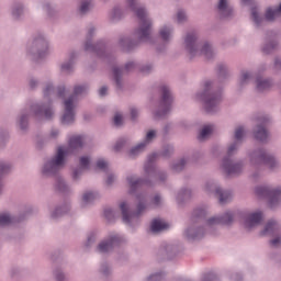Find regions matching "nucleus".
Wrapping results in <instances>:
<instances>
[{"instance_id":"f257e3e1","label":"nucleus","mask_w":281,"mask_h":281,"mask_svg":"<svg viewBox=\"0 0 281 281\" xmlns=\"http://www.w3.org/2000/svg\"><path fill=\"white\" fill-rule=\"evenodd\" d=\"M125 181L128 187V194L134 195L137 201V213L131 211V204L126 201L120 202L119 210L121 211L123 223L128 227L135 228L139 225V214L148 207V196L146 193L137 192L146 183V179L135 173H130L126 176Z\"/></svg>"},{"instance_id":"f03ea898","label":"nucleus","mask_w":281,"mask_h":281,"mask_svg":"<svg viewBox=\"0 0 281 281\" xmlns=\"http://www.w3.org/2000/svg\"><path fill=\"white\" fill-rule=\"evenodd\" d=\"M67 164H69V151L66 146L61 145L57 146L52 157L46 158L40 167L42 179H56L55 188L64 194L71 190L67 180L60 177V171L67 168Z\"/></svg>"},{"instance_id":"7ed1b4c3","label":"nucleus","mask_w":281,"mask_h":281,"mask_svg":"<svg viewBox=\"0 0 281 281\" xmlns=\"http://www.w3.org/2000/svg\"><path fill=\"white\" fill-rule=\"evenodd\" d=\"M54 93H56V86L54 80L48 79L44 82L42 88L43 100L34 101L30 104V112L37 120H46L52 122L56 117V106H54Z\"/></svg>"},{"instance_id":"20e7f679","label":"nucleus","mask_w":281,"mask_h":281,"mask_svg":"<svg viewBox=\"0 0 281 281\" xmlns=\"http://www.w3.org/2000/svg\"><path fill=\"white\" fill-rule=\"evenodd\" d=\"M195 100L202 102V106L209 115H216L221 111L223 93L215 79H204L200 90L195 93Z\"/></svg>"},{"instance_id":"39448f33","label":"nucleus","mask_w":281,"mask_h":281,"mask_svg":"<svg viewBox=\"0 0 281 281\" xmlns=\"http://www.w3.org/2000/svg\"><path fill=\"white\" fill-rule=\"evenodd\" d=\"M98 34V26L90 24L87 27L86 41L83 42L85 52H89L90 54H94L97 58L103 60V63H113L114 58L113 54L109 49L106 45V40H98L93 43V37Z\"/></svg>"},{"instance_id":"423d86ee","label":"nucleus","mask_w":281,"mask_h":281,"mask_svg":"<svg viewBox=\"0 0 281 281\" xmlns=\"http://www.w3.org/2000/svg\"><path fill=\"white\" fill-rule=\"evenodd\" d=\"M49 38L43 32H37L32 35L31 40L26 45V56L38 63V60H43L49 56Z\"/></svg>"},{"instance_id":"0eeeda50","label":"nucleus","mask_w":281,"mask_h":281,"mask_svg":"<svg viewBox=\"0 0 281 281\" xmlns=\"http://www.w3.org/2000/svg\"><path fill=\"white\" fill-rule=\"evenodd\" d=\"M130 10L131 12H134V14L140 21L138 27L132 33L133 36L136 37V41H138V45L140 43H146V41H150V34L153 32V20L148 18V10H146V7L139 4L135 9Z\"/></svg>"},{"instance_id":"6e6552de","label":"nucleus","mask_w":281,"mask_h":281,"mask_svg":"<svg viewBox=\"0 0 281 281\" xmlns=\"http://www.w3.org/2000/svg\"><path fill=\"white\" fill-rule=\"evenodd\" d=\"M255 194L259 199H266L271 210L281 207V186L273 183L259 184L255 188Z\"/></svg>"},{"instance_id":"1a4fd4ad","label":"nucleus","mask_w":281,"mask_h":281,"mask_svg":"<svg viewBox=\"0 0 281 281\" xmlns=\"http://www.w3.org/2000/svg\"><path fill=\"white\" fill-rule=\"evenodd\" d=\"M128 239L120 233L111 232L103 239H101L94 247L95 254L99 256H111L115 251V247L126 245Z\"/></svg>"},{"instance_id":"9d476101","label":"nucleus","mask_w":281,"mask_h":281,"mask_svg":"<svg viewBox=\"0 0 281 281\" xmlns=\"http://www.w3.org/2000/svg\"><path fill=\"white\" fill-rule=\"evenodd\" d=\"M137 69H139V61L136 59H128L123 66L114 64L111 68L114 87L122 91L124 89V76L135 74Z\"/></svg>"},{"instance_id":"9b49d317","label":"nucleus","mask_w":281,"mask_h":281,"mask_svg":"<svg viewBox=\"0 0 281 281\" xmlns=\"http://www.w3.org/2000/svg\"><path fill=\"white\" fill-rule=\"evenodd\" d=\"M172 89L168 85L160 86V100L158 106L153 111L155 120H164L172 111Z\"/></svg>"},{"instance_id":"f8f14e48","label":"nucleus","mask_w":281,"mask_h":281,"mask_svg":"<svg viewBox=\"0 0 281 281\" xmlns=\"http://www.w3.org/2000/svg\"><path fill=\"white\" fill-rule=\"evenodd\" d=\"M220 168L226 177L238 178L245 175L247 162L241 158L223 157Z\"/></svg>"},{"instance_id":"ddd939ff","label":"nucleus","mask_w":281,"mask_h":281,"mask_svg":"<svg viewBox=\"0 0 281 281\" xmlns=\"http://www.w3.org/2000/svg\"><path fill=\"white\" fill-rule=\"evenodd\" d=\"M255 122L257 124L252 127V137L259 144H269L271 140V132L267 128L265 124L271 122V116L269 114H257L255 116Z\"/></svg>"},{"instance_id":"4468645a","label":"nucleus","mask_w":281,"mask_h":281,"mask_svg":"<svg viewBox=\"0 0 281 281\" xmlns=\"http://www.w3.org/2000/svg\"><path fill=\"white\" fill-rule=\"evenodd\" d=\"M157 135H159L157 130H148L140 142L127 149L125 154L127 159H137L140 155H144V151L147 150L148 146L157 139Z\"/></svg>"},{"instance_id":"2eb2a0df","label":"nucleus","mask_w":281,"mask_h":281,"mask_svg":"<svg viewBox=\"0 0 281 281\" xmlns=\"http://www.w3.org/2000/svg\"><path fill=\"white\" fill-rule=\"evenodd\" d=\"M175 155V145L172 143L162 144L160 150L158 153H153L147 157V164L144 166V171L146 175H150V172H155V161L162 157V159H170Z\"/></svg>"},{"instance_id":"dca6fc26","label":"nucleus","mask_w":281,"mask_h":281,"mask_svg":"<svg viewBox=\"0 0 281 281\" xmlns=\"http://www.w3.org/2000/svg\"><path fill=\"white\" fill-rule=\"evenodd\" d=\"M244 5L250 8V21L252 22L254 27L256 30H262L265 25H267L266 15L262 13L260 9V4L258 0H241Z\"/></svg>"},{"instance_id":"f3484780","label":"nucleus","mask_w":281,"mask_h":281,"mask_svg":"<svg viewBox=\"0 0 281 281\" xmlns=\"http://www.w3.org/2000/svg\"><path fill=\"white\" fill-rule=\"evenodd\" d=\"M201 35L196 31H189L183 36L182 47L191 56H199V47H201Z\"/></svg>"},{"instance_id":"a211bd4d","label":"nucleus","mask_w":281,"mask_h":281,"mask_svg":"<svg viewBox=\"0 0 281 281\" xmlns=\"http://www.w3.org/2000/svg\"><path fill=\"white\" fill-rule=\"evenodd\" d=\"M212 227L207 226V222H205V227L200 224H191L183 231V238L189 243H196V240H201L205 237L207 232H211Z\"/></svg>"},{"instance_id":"6ab92c4d","label":"nucleus","mask_w":281,"mask_h":281,"mask_svg":"<svg viewBox=\"0 0 281 281\" xmlns=\"http://www.w3.org/2000/svg\"><path fill=\"white\" fill-rule=\"evenodd\" d=\"M278 47H280V35H278L276 31H268L263 43L260 45L261 54H263V56H271Z\"/></svg>"},{"instance_id":"aec40b11","label":"nucleus","mask_w":281,"mask_h":281,"mask_svg":"<svg viewBox=\"0 0 281 281\" xmlns=\"http://www.w3.org/2000/svg\"><path fill=\"white\" fill-rule=\"evenodd\" d=\"M234 218H236V211L227 210L220 215L209 217L206 220V227L213 228L215 225L232 227L234 225Z\"/></svg>"},{"instance_id":"412c9836","label":"nucleus","mask_w":281,"mask_h":281,"mask_svg":"<svg viewBox=\"0 0 281 281\" xmlns=\"http://www.w3.org/2000/svg\"><path fill=\"white\" fill-rule=\"evenodd\" d=\"M78 105L64 99L63 101V114L60 122L63 126H74L76 124V109Z\"/></svg>"},{"instance_id":"4be33fe9","label":"nucleus","mask_w":281,"mask_h":281,"mask_svg":"<svg viewBox=\"0 0 281 281\" xmlns=\"http://www.w3.org/2000/svg\"><path fill=\"white\" fill-rule=\"evenodd\" d=\"M215 10L221 21H229V19H234V4L232 3V0H217Z\"/></svg>"},{"instance_id":"5701e85b","label":"nucleus","mask_w":281,"mask_h":281,"mask_svg":"<svg viewBox=\"0 0 281 281\" xmlns=\"http://www.w3.org/2000/svg\"><path fill=\"white\" fill-rule=\"evenodd\" d=\"M268 155L269 150H267V148L255 147L247 151L246 157L250 166H262Z\"/></svg>"},{"instance_id":"b1692460","label":"nucleus","mask_w":281,"mask_h":281,"mask_svg":"<svg viewBox=\"0 0 281 281\" xmlns=\"http://www.w3.org/2000/svg\"><path fill=\"white\" fill-rule=\"evenodd\" d=\"M102 195L98 191L87 189L80 194L79 207L81 210H89V207H91L95 201H100Z\"/></svg>"},{"instance_id":"393cba45","label":"nucleus","mask_w":281,"mask_h":281,"mask_svg":"<svg viewBox=\"0 0 281 281\" xmlns=\"http://www.w3.org/2000/svg\"><path fill=\"white\" fill-rule=\"evenodd\" d=\"M117 45L122 49V52H125L126 54H131L132 52H135L137 47H139V41L136 40L135 36L132 35H120L117 40Z\"/></svg>"},{"instance_id":"a878e982","label":"nucleus","mask_w":281,"mask_h":281,"mask_svg":"<svg viewBox=\"0 0 281 281\" xmlns=\"http://www.w3.org/2000/svg\"><path fill=\"white\" fill-rule=\"evenodd\" d=\"M85 144H87V135L76 134L68 139V147L67 145H63V146L67 148L68 155H69V153H78V150H82V148H85ZM58 146H61V145H58Z\"/></svg>"},{"instance_id":"bb28decb","label":"nucleus","mask_w":281,"mask_h":281,"mask_svg":"<svg viewBox=\"0 0 281 281\" xmlns=\"http://www.w3.org/2000/svg\"><path fill=\"white\" fill-rule=\"evenodd\" d=\"M69 212H71V202H64L49 207V218L50 221H60Z\"/></svg>"},{"instance_id":"cd10ccee","label":"nucleus","mask_w":281,"mask_h":281,"mask_svg":"<svg viewBox=\"0 0 281 281\" xmlns=\"http://www.w3.org/2000/svg\"><path fill=\"white\" fill-rule=\"evenodd\" d=\"M273 87H276L273 78L262 76H257L255 78V91L257 93H267L268 91H271Z\"/></svg>"},{"instance_id":"c85d7f7f","label":"nucleus","mask_w":281,"mask_h":281,"mask_svg":"<svg viewBox=\"0 0 281 281\" xmlns=\"http://www.w3.org/2000/svg\"><path fill=\"white\" fill-rule=\"evenodd\" d=\"M262 223V213L260 211L248 213L244 218V228L251 232Z\"/></svg>"},{"instance_id":"c756f323","label":"nucleus","mask_w":281,"mask_h":281,"mask_svg":"<svg viewBox=\"0 0 281 281\" xmlns=\"http://www.w3.org/2000/svg\"><path fill=\"white\" fill-rule=\"evenodd\" d=\"M221 182L214 178L206 179L202 184V192L207 196H216L221 192Z\"/></svg>"},{"instance_id":"7c9ffc66","label":"nucleus","mask_w":281,"mask_h":281,"mask_svg":"<svg viewBox=\"0 0 281 281\" xmlns=\"http://www.w3.org/2000/svg\"><path fill=\"white\" fill-rule=\"evenodd\" d=\"M9 12L12 21L19 23L25 19V4L21 1H14L10 7Z\"/></svg>"},{"instance_id":"2f4dec72","label":"nucleus","mask_w":281,"mask_h":281,"mask_svg":"<svg viewBox=\"0 0 281 281\" xmlns=\"http://www.w3.org/2000/svg\"><path fill=\"white\" fill-rule=\"evenodd\" d=\"M87 93H89V85L87 83L76 85L72 89V93L69 94L64 100L78 105V98H82V95H87Z\"/></svg>"},{"instance_id":"473e14b6","label":"nucleus","mask_w":281,"mask_h":281,"mask_svg":"<svg viewBox=\"0 0 281 281\" xmlns=\"http://www.w3.org/2000/svg\"><path fill=\"white\" fill-rule=\"evenodd\" d=\"M15 126L20 133H25L30 130V111L27 109L20 111L15 119Z\"/></svg>"},{"instance_id":"72a5a7b5","label":"nucleus","mask_w":281,"mask_h":281,"mask_svg":"<svg viewBox=\"0 0 281 281\" xmlns=\"http://www.w3.org/2000/svg\"><path fill=\"white\" fill-rule=\"evenodd\" d=\"M192 199V188L182 187L176 193V203L178 207H184L186 203H188Z\"/></svg>"},{"instance_id":"f704fd0d","label":"nucleus","mask_w":281,"mask_h":281,"mask_svg":"<svg viewBox=\"0 0 281 281\" xmlns=\"http://www.w3.org/2000/svg\"><path fill=\"white\" fill-rule=\"evenodd\" d=\"M198 56H205V58L212 59L216 56V48L212 43L202 40L198 48Z\"/></svg>"},{"instance_id":"c9c22d12","label":"nucleus","mask_w":281,"mask_h":281,"mask_svg":"<svg viewBox=\"0 0 281 281\" xmlns=\"http://www.w3.org/2000/svg\"><path fill=\"white\" fill-rule=\"evenodd\" d=\"M16 223H19V218H16L15 215L12 214V212H0V229H4V227H14Z\"/></svg>"},{"instance_id":"e433bc0d","label":"nucleus","mask_w":281,"mask_h":281,"mask_svg":"<svg viewBox=\"0 0 281 281\" xmlns=\"http://www.w3.org/2000/svg\"><path fill=\"white\" fill-rule=\"evenodd\" d=\"M158 36L164 45H168L175 36V26L172 24H164L158 31Z\"/></svg>"},{"instance_id":"4c0bfd02","label":"nucleus","mask_w":281,"mask_h":281,"mask_svg":"<svg viewBox=\"0 0 281 281\" xmlns=\"http://www.w3.org/2000/svg\"><path fill=\"white\" fill-rule=\"evenodd\" d=\"M280 223H278L276 220H270L266 223L263 229L260 232V236H274L276 234H280Z\"/></svg>"},{"instance_id":"58836bf2","label":"nucleus","mask_w":281,"mask_h":281,"mask_svg":"<svg viewBox=\"0 0 281 281\" xmlns=\"http://www.w3.org/2000/svg\"><path fill=\"white\" fill-rule=\"evenodd\" d=\"M263 166H266L269 170V172H278L281 168V162L278 157L271 153L268 151V156L266 157V160H263Z\"/></svg>"},{"instance_id":"ea45409f","label":"nucleus","mask_w":281,"mask_h":281,"mask_svg":"<svg viewBox=\"0 0 281 281\" xmlns=\"http://www.w3.org/2000/svg\"><path fill=\"white\" fill-rule=\"evenodd\" d=\"M190 164V157L188 156H183L177 160H173L169 168L171 170V172H173L175 175H179L180 172H183V170H186V166Z\"/></svg>"},{"instance_id":"a19ab883","label":"nucleus","mask_w":281,"mask_h":281,"mask_svg":"<svg viewBox=\"0 0 281 281\" xmlns=\"http://www.w3.org/2000/svg\"><path fill=\"white\" fill-rule=\"evenodd\" d=\"M215 196L217 198L220 205H228V203L234 201V191L232 189L222 188Z\"/></svg>"},{"instance_id":"79ce46f5","label":"nucleus","mask_w":281,"mask_h":281,"mask_svg":"<svg viewBox=\"0 0 281 281\" xmlns=\"http://www.w3.org/2000/svg\"><path fill=\"white\" fill-rule=\"evenodd\" d=\"M218 80H229L232 72L229 71V66L225 63H220L215 67Z\"/></svg>"},{"instance_id":"37998d69","label":"nucleus","mask_w":281,"mask_h":281,"mask_svg":"<svg viewBox=\"0 0 281 281\" xmlns=\"http://www.w3.org/2000/svg\"><path fill=\"white\" fill-rule=\"evenodd\" d=\"M247 138V128L244 125H238L235 127L233 132V142H237L238 144H244Z\"/></svg>"},{"instance_id":"c03bdc74","label":"nucleus","mask_w":281,"mask_h":281,"mask_svg":"<svg viewBox=\"0 0 281 281\" xmlns=\"http://www.w3.org/2000/svg\"><path fill=\"white\" fill-rule=\"evenodd\" d=\"M98 238H100V229L93 228L87 233V238L85 243L86 249H91L95 243H98Z\"/></svg>"},{"instance_id":"a18cd8bd","label":"nucleus","mask_w":281,"mask_h":281,"mask_svg":"<svg viewBox=\"0 0 281 281\" xmlns=\"http://www.w3.org/2000/svg\"><path fill=\"white\" fill-rule=\"evenodd\" d=\"M251 80H254V71L249 69H241L238 77L239 87H247Z\"/></svg>"},{"instance_id":"49530a36","label":"nucleus","mask_w":281,"mask_h":281,"mask_svg":"<svg viewBox=\"0 0 281 281\" xmlns=\"http://www.w3.org/2000/svg\"><path fill=\"white\" fill-rule=\"evenodd\" d=\"M42 8L47 19H55L56 14H58V7L50 1H44Z\"/></svg>"},{"instance_id":"de8ad7c7","label":"nucleus","mask_w":281,"mask_h":281,"mask_svg":"<svg viewBox=\"0 0 281 281\" xmlns=\"http://www.w3.org/2000/svg\"><path fill=\"white\" fill-rule=\"evenodd\" d=\"M91 10H93V2L91 0H81L78 4L77 13L79 16H87Z\"/></svg>"},{"instance_id":"09e8293b","label":"nucleus","mask_w":281,"mask_h":281,"mask_svg":"<svg viewBox=\"0 0 281 281\" xmlns=\"http://www.w3.org/2000/svg\"><path fill=\"white\" fill-rule=\"evenodd\" d=\"M168 227H170V225L161 218H155L150 224V229L151 232H154V234H157L159 232H166Z\"/></svg>"},{"instance_id":"8fccbe9b","label":"nucleus","mask_w":281,"mask_h":281,"mask_svg":"<svg viewBox=\"0 0 281 281\" xmlns=\"http://www.w3.org/2000/svg\"><path fill=\"white\" fill-rule=\"evenodd\" d=\"M241 146L240 143L232 139L226 145V156L224 157L233 158L235 155H238V150H240Z\"/></svg>"},{"instance_id":"3c124183","label":"nucleus","mask_w":281,"mask_h":281,"mask_svg":"<svg viewBox=\"0 0 281 281\" xmlns=\"http://www.w3.org/2000/svg\"><path fill=\"white\" fill-rule=\"evenodd\" d=\"M98 273L102 278H111V276H113V266H111V263L108 261H102L99 265Z\"/></svg>"},{"instance_id":"603ef678","label":"nucleus","mask_w":281,"mask_h":281,"mask_svg":"<svg viewBox=\"0 0 281 281\" xmlns=\"http://www.w3.org/2000/svg\"><path fill=\"white\" fill-rule=\"evenodd\" d=\"M87 170L83 169L82 167H72L70 171V179L72 183H80L82 181V177H85V172Z\"/></svg>"},{"instance_id":"864d4df0","label":"nucleus","mask_w":281,"mask_h":281,"mask_svg":"<svg viewBox=\"0 0 281 281\" xmlns=\"http://www.w3.org/2000/svg\"><path fill=\"white\" fill-rule=\"evenodd\" d=\"M53 278L55 281H69V274H67V271L61 266L54 268Z\"/></svg>"},{"instance_id":"5fc2aeb1","label":"nucleus","mask_w":281,"mask_h":281,"mask_svg":"<svg viewBox=\"0 0 281 281\" xmlns=\"http://www.w3.org/2000/svg\"><path fill=\"white\" fill-rule=\"evenodd\" d=\"M155 177L156 183H165L168 181V171L166 170H157V167H155V170L150 172V175H147V177Z\"/></svg>"},{"instance_id":"6e6d98bb","label":"nucleus","mask_w":281,"mask_h":281,"mask_svg":"<svg viewBox=\"0 0 281 281\" xmlns=\"http://www.w3.org/2000/svg\"><path fill=\"white\" fill-rule=\"evenodd\" d=\"M103 216L108 223H115V221L120 217V212L113 207H105L103 211Z\"/></svg>"},{"instance_id":"4d7b16f0","label":"nucleus","mask_w":281,"mask_h":281,"mask_svg":"<svg viewBox=\"0 0 281 281\" xmlns=\"http://www.w3.org/2000/svg\"><path fill=\"white\" fill-rule=\"evenodd\" d=\"M109 19L111 23H120L121 19H124V11H122V8L114 7L109 14Z\"/></svg>"},{"instance_id":"13d9d810","label":"nucleus","mask_w":281,"mask_h":281,"mask_svg":"<svg viewBox=\"0 0 281 281\" xmlns=\"http://www.w3.org/2000/svg\"><path fill=\"white\" fill-rule=\"evenodd\" d=\"M130 145H131V138L123 136L115 142L113 146V150L115 153H122V150H124V148H126V146H130Z\"/></svg>"},{"instance_id":"bf43d9fd","label":"nucleus","mask_w":281,"mask_h":281,"mask_svg":"<svg viewBox=\"0 0 281 281\" xmlns=\"http://www.w3.org/2000/svg\"><path fill=\"white\" fill-rule=\"evenodd\" d=\"M63 135V132L59 127H50L46 133V139L48 142H58Z\"/></svg>"},{"instance_id":"052dcab7","label":"nucleus","mask_w":281,"mask_h":281,"mask_svg":"<svg viewBox=\"0 0 281 281\" xmlns=\"http://www.w3.org/2000/svg\"><path fill=\"white\" fill-rule=\"evenodd\" d=\"M162 280H166V271L164 270H156L144 279V281H162Z\"/></svg>"},{"instance_id":"680f3d73","label":"nucleus","mask_w":281,"mask_h":281,"mask_svg":"<svg viewBox=\"0 0 281 281\" xmlns=\"http://www.w3.org/2000/svg\"><path fill=\"white\" fill-rule=\"evenodd\" d=\"M207 216V209L198 207L192 213V222L196 223V221H203Z\"/></svg>"},{"instance_id":"e2e57ef3","label":"nucleus","mask_w":281,"mask_h":281,"mask_svg":"<svg viewBox=\"0 0 281 281\" xmlns=\"http://www.w3.org/2000/svg\"><path fill=\"white\" fill-rule=\"evenodd\" d=\"M176 23L178 25H186L188 23V11L183 9H178L176 12Z\"/></svg>"},{"instance_id":"0e129e2a","label":"nucleus","mask_w":281,"mask_h":281,"mask_svg":"<svg viewBox=\"0 0 281 281\" xmlns=\"http://www.w3.org/2000/svg\"><path fill=\"white\" fill-rule=\"evenodd\" d=\"M164 203H166V200L164 199V195L161 193H155L150 198V205L154 207H164Z\"/></svg>"},{"instance_id":"69168bd1","label":"nucleus","mask_w":281,"mask_h":281,"mask_svg":"<svg viewBox=\"0 0 281 281\" xmlns=\"http://www.w3.org/2000/svg\"><path fill=\"white\" fill-rule=\"evenodd\" d=\"M74 67H76V64L66 59L59 65V71L66 75L74 74Z\"/></svg>"},{"instance_id":"338daca9","label":"nucleus","mask_w":281,"mask_h":281,"mask_svg":"<svg viewBox=\"0 0 281 281\" xmlns=\"http://www.w3.org/2000/svg\"><path fill=\"white\" fill-rule=\"evenodd\" d=\"M12 162L8 160H0V177H3L4 175L12 172Z\"/></svg>"},{"instance_id":"774afa93","label":"nucleus","mask_w":281,"mask_h":281,"mask_svg":"<svg viewBox=\"0 0 281 281\" xmlns=\"http://www.w3.org/2000/svg\"><path fill=\"white\" fill-rule=\"evenodd\" d=\"M201 281H221V277L216 271L211 270L202 276Z\"/></svg>"}]
</instances>
